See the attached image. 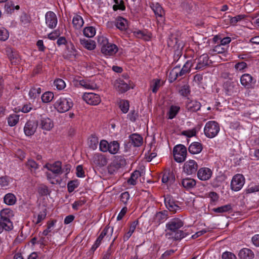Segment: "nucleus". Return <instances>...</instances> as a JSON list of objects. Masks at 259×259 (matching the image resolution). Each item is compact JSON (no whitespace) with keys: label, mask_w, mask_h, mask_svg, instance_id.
<instances>
[{"label":"nucleus","mask_w":259,"mask_h":259,"mask_svg":"<svg viewBox=\"0 0 259 259\" xmlns=\"http://www.w3.org/2000/svg\"><path fill=\"white\" fill-rule=\"evenodd\" d=\"M129 102L127 100H121L119 102V107L124 113H126L129 110Z\"/></svg>","instance_id":"nucleus-49"},{"label":"nucleus","mask_w":259,"mask_h":259,"mask_svg":"<svg viewBox=\"0 0 259 259\" xmlns=\"http://www.w3.org/2000/svg\"><path fill=\"white\" fill-rule=\"evenodd\" d=\"M188 150L193 154L199 153L202 150V144L199 142H193L190 145Z\"/></svg>","instance_id":"nucleus-29"},{"label":"nucleus","mask_w":259,"mask_h":259,"mask_svg":"<svg viewBox=\"0 0 259 259\" xmlns=\"http://www.w3.org/2000/svg\"><path fill=\"white\" fill-rule=\"evenodd\" d=\"M9 37V32L5 28L0 29V40L5 41Z\"/></svg>","instance_id":"nucleus-57"},{"label":"nucleus","mask_w":259,"mask_h":259,"mask_svg":"<svg viewBox=\"0 0 259 259\" xmlns=\"http://www.w3.org/2000/svg\"><path fill=\"white\" fill-rule=\"evenodd\" d=\"M182 184L184 188L189 189L195 186L196 182L194 179L186 178L182 180Z\"/></svg>","instance_id":"nucleus-34"},{"label":"nucleus","mask_w":259,"mask_h":259,"mask_svg":"<svg viewBox=\"0 0 259 259\" xmlns=\"http://www.w3.org/2000/svg\"><path fill=\"white\" fill-rule=\"evenodd\" d=\"M83 33L84 36L88 37H92L96 34L95 28L92 26L87 27L84 28Z\"/></svg>","instance_id":"nucleus-41"},{"label":"nucleus","mask_w":259,"mask_h":259,"mask_svg":"<svg viewBox=\"0 0 259 259\" xmlns=\"http://www.w3.org/2000/svg\"><path fill=\"white\" fill-rule=\"evenodd\" d=\"M26 165L29 168L36 169L38 168L37 163L32 159H29L28 160L26 163Z\"/></svg>","instance_id":"nucleus-60"},{"label":"nucleus","mask_w":259,"mask_h":259,"mask_svg":"<svg viewBox=\"0 0 259 259\" xmlns=\"http://www.w3.org/2000/svg\"><path fill=\"white\" fill-rule=\"evenodd\" d=\"M238 86L235 82L231 81H227L224 84L225 89L229 95L237 92Z\"/></svg>","instance_id":"nucleus-22"},{"label":"nucleus","mask_w":259,"mask_h":259,"mask_svg":"<svg viewBox=\"0 0 259 259\" xmlns=\"http://www.w3.org/2000/svg\"><path fill=\"white\" fill-rule=\"evenodd\" d=\"M151 8L156 17L159 18L158 19V21H162L163 20V16L164 15V11L161 6L158 3H155L152 4Z\"/></svg>","instance_id":"nucleus-20"},{"label":"nucleus","mask_w":259,"mask_h":259,"mask_svg":"<svg viewBox=\"0 0 259 259\" xmlns=\"http://www.w3.org/2000/svg\"><path fill=\"white\" fill-rule=\"evenodd\" d=\"M244 18V16L243 15H237L235 17H232L230 19V23L232 25H235L238 21L243 19Z\"/></svg>","instance_id":"nucleus-63"},{"label":"nucleus","mask_w":259,"mask_h":259,"mask_svg":"<svg viewBox=\"0 0 259 259\" xmlns=\"http://www.w3.org/2000/svg\"><path fill=\"white\" fill-rule=\"evenodd\" d=\"M114 86L115 89L121 93H124L130 89L127 83L122 80H116L114 82Z\"/></svg>","instance_id":"nucleus-23"},{"label":"nucleus","mask_w":259,"mask_h":259,"mask_svg":"<svg viewBox=\"0 0 259 259\" xmlns=\"http://www.w3.org/2000/svg\"><path fill=\"white\" fill-rule=\"evenodd\" d=\"M117 237V236H116L114 238V239L112 240L111 244L110 245V246L108 248L107 252L104 254L103 259H109L111 254L114 251V248H113V246L114 242L115 240L116 239Z\"/></svg>","instance_id":"nucleus-50"},{"label":"nucleus","mask_w":259,"mask_h":259,"mask_svg":"<svg viewBox=\"0 0 259 259\" xmlns=\"http://www.w3.org/2000/svg\"><path fill=\"white\" fill-rule=\"evenodd\" d=\"M238 255L241 259H252L254 253L249 249L243 248L240 250Z\"/></svg>","instance_id":"nucleus-26"},{"label":"nucleus","mask_w":259,"mask_h":259,"mask_svg":"<svg viewBox=\"0 0 259 259\" xmlns=\"http://www.w3.org/2000/svg\"><path fill=\"white\" fill-rule=\"evenodd\" d=\"M47 216V209H44L42 211H40L37 217L35 215L33 216V219H36V221L34 220H33V222L35 224H38L40 223L42 220H45Z\"/></svg>","instance_id":"nucleus-39"},{"label":"nucleus","mask_w":259,"mask_h":259,"mask_svg":"<svg viewBox=\"0 0 259 259\" xmlns=\"http://www.w3.org/2000/svg\"><path fill=\"white\" fill-rule=\"evenodd\" d=\"M142 176V172L139 170L134 171L131 175L130 178L128 180L127 183L129 184L135 185L136 184V180Z\"/></svg>","instance_id":"nucleus-38"},{"label":"nucleus","mask_w":259,"mask_h":259,"mask_svg":"<svg viewBox=\"0 0 259 259\" xmlns=\"http://www.w3.org/2000/svg\"><path fill=\"white\" fill-rule=\"evenodd\" d=\"M160 87V80H154L151 83V88L153 93H156Z\"/></svg>","instance_id":"nucleus-58"},{"label":"nucleus","mask_w":259,"mask_h":259,"mask_svg":"<svg viewBox=\"0 0 259 259\" xmlns=\"http://www.w3.org/2000/svg\"><path fill=\"white\" fill-rule=\"evenodd\" d=\"M37 127V122L32 121H28L24 127L25 134L27 136L33 135L36 131Z\"/></svg>","instance_id":"nucleus-15"},{"label":"nucleus","mask_w":259,"mask_h":259,"mask_svg":"<svg viewBox=\"0 0 259 259\" xmlns=\"http://www.w3.org/2000/svg\"><path fill=\"white\" fill-rule=\"evenodd\" d=\"M113 227L110 228L109 226H107L103 230L99 237H101V238L103 239V238L106 235L107 237H108L109 235L111 236L113 233Z\"/></svg>","instance_id":"nucleus-46"},{"label":"nucleus","mask_w":259,"mask_h":259,"mask_svg":"<svg viewBox=\"0 0 259 259\" xmlns=\"http://www.w3.org/2000/svg\"><path fill=\"white\" fill-rule=\"evenodd\" d=\"M54 86L59 90H63L66 86V84L62 79H57L54 81Z\"/></svg>","instance_id":"nucleus-53"},{"label":"nucleus","mask_w":259,"mask_h":259,"mask_svg":"<svg viewBox=\"0 0 259 259\" xmlns=\"http://www.w3.org/2000/svg\"><path fill=\"white\" fill-rule=\"evenodd\" d=\"M209 57L207 54H204L196 58L194 62V69L196 70H203L208 65Z\"/></svg>","instance_id":"nucleus-8"},{"label":"nucleus","mask_w":259,"mask_h":259,"mask_svg":"<svg viewBox=\"0 0 259 259\" xmlns=\"http://www.w3.org/2000/svg\"><path fill=\"white\" fill-rule=\"evenodd\" d=\"M181 95L184 97H187L190 94V88L189 85L186 83L182 85L179 91Z\"/></svg>","instance_id":"nucleus-42"},{"label":"nucleus","mask_w":259,"mask_h":259,"mask_svg":"<svg viewBox=\"0 0 259 259\" xmlns=\"http://www.w3.org/2000/svg\"><path fill=\"white\" fill-rule=\"evenodd\" d=\"M9 59L12 65H16L19 64L21 60V57L16 51Z\"/></svg>","instance_id":"nucleus-44"},{"label":"nucleus","mask_w":259,"mask_h":259,"mask_svg":"<svg viewBox=\"0 0 259 259\" xmlns=\"http://www.w3.org/2000/svg\"><path fill=\"white\" fill-rule=\"evenodd\" d=\"M222 257V259H236V257L234 254L228 251L224 252Z\"/></svg>","instance_id":"nucleus-64"},{"label":"nucleus","mask_w":259,"mask_h":259,"mask_svg":"<svg viewBox=\"0 0 259 259\" xmlns=\"http://www.w3.org/2000/svg\"><path fill=\"white\" fill-rule=\"evenodd\" d=\"M119 148V143L115 141L111 142L109 143L108 151L112 154L117 153Z\"/></svg>","instance_id":"nucleus-40"},{"label":"nucleus","mask_w":259,"mask_h":259,"mask_svg":"<svg viewBox=\"0 0 259 259\" xmlns=\"http://www.w3.org/2000/svg\"><path fill=\"white\" fill-rule=\"evenodd\" d=\"M1 219H9L13 216V212L9 208L3 209L0 212Z\"/></svg>","instance_id":"nucleus-37"},{"label":"nucleus","mask_w":259,"mask_h":259,"mask_svg":"<svg viewBox=\"0 0 259 259\" xmlns=\"http://www.w3.org/2000/svg\"><path fill=\"white\" fill-rule=\"evenodd\" d=\"M13 228V225L11 220L0 219V233H1L4 230L10 231Z\"/></svg>","instance_id":"nucleus-21"},{"label":"nucleus","mask_w":259,"mask_h":259,"mask_svg":"<svg viewBox=\"0 0 259 259\" xmlns=\"http://www.w3.org/2000/svg\"><path fill=\"white\" fill-rule=\"evenodd\" d=\"M115 5L113 6V9L114 11L118 9L121 10H124L125 7L124 5V2L122 0H114Z\"/></svg>","instance_id":"nucleus-51"},{"label":"nucleus","mask_w":259,"mask_h":259,"mask_svg":"<svg viewBox=\"0 0 259 259\" xmlns=\"http://www.w3.org/2000/svg\"><path fill=\"white\" fill-rule=\"evenodd\" d=\"M54 98V94L51 92H46L41 96V100L44 103L50 102Z\"/></svg>","instance_id":"nucleus-45"},{"label":"nucleus","mask_w":259,"mask_h":259,"mask_svg":"<svg viewBox=\"0 0 259 259\" xmlns=\"http://www.w3.org/2000/svg\"><path fill=\"white\" fill-rule=\"evenodd\" d=\"M164 197V203L166 208L172 213H175L178 210L180 209V206L176 204L172 197L169 195H166Z\"/></svg>","instance_id":"nucleus-12"},{"label":"nucleus","mask_w":259,"mask_h":259,"mask_svg":"<svg viewBox=\"0 0 259 259\" xmlns=\"http://www.w3.org/2000/svg\"><path fill=\"white\" fill-rule=\"evenodd\" d=\"M220 131L219 124L215 121L207 122L204 127V132L205 136L209 138L215 137Z\"/></svg>","instance_id":"nucleus-4"},{"label":"nucleus","mask_w":259,"mask_h":259,"mask_svg":"<svg viewBox=\"0 0 259 259\" xmlns=\"http://www.w3.org/2000/svg\"><path fill=\"white\" fill-rule=\"evenodd\" d=\"M38 120L36 121L37 124L39 123L41 128L46 131H50L51 130L53 126L52 121L49 117H47L45 114H40L37 117Z\"/></svg>","instance_id":"nucleus-7"},{"label":"nucleus","mask_w":259,"mask_h":259,"mask_svg":"<svg viewBox=\"0 0 259 259\" xmlns=\"http://www.w3.org/2000/svg\"><path fill=\"white\" fill-rule=\"evenodd\" d=\"M186 109L190 112H196L200 109V103L195 100L188 101L186 105Z\"/></svg>","instance_id":"nucleus-19"},{"label":"nucleus","mask_w":259,"mask_h":259,"mask_svg":"<svg viewBox=\"0 0 259 259\" xmlns=\"http://www.w3.org/2000/svg\"><path fill=\"white\" fill-rule=\"evenodd\" d=\"M20 9L19 5L15 6L12 2H8L5 5V9L9 14L14 12L15 9L18 10Z\"/></svg>","instance_id":"nucleus-36"},{"label":"nucleus","mask_w":259,"mask_h":259,"mask_svg":"<svg viewBox=\"0 0 259 259\" xmlns=\"http://www.w3.org/2000/svg\"><path fill=\"white\" fill-rule=\"evenodd\" d=\"M179 110V107L176 106H171L168 112V118H174L176 116Z\"/></svg>","instance_id":"nucleus-48"},{"label":"nucleus","mask_w":259,"mask_h":259,"mask_svg":"<svg viewBox=\"0 0 259 259\" xmlns=\"http://www.w3.org/2000/svg\"><path fill=\"white\" fill-rule=\"evenodd\" d=\"M19 116L14 114L9 116L8 118V122L10 126H13L15 125L18 122Z\"/></svg>","instance_id":"nucleus-43"},{"label":"nucleus","mask_w":259,"mask_h":259,"mask_svg":"<svg viewBox=\"0 0 259 259\" xmlns=\"http://www.w3.org/2000/svg\"><path fill=\"white\" fill-rule=\"evenodd\" d=\"M78 186V184L77 181H70L67 185L68 191L71 193L73 192L75 188Z\"/></svg>","instance_id":"nucleus-56"},{"label":"nucleus","mask_w":259,"mask_h":259,"mask_svg":"<svg viewBox=\"0 0 259 259\" xmlns=\"http://www.w3.org/2000/svg\"><path fill=\"white\" fill-rule=\"evenodd\" d=\"M49 171L53 173V175L59 176L62 174V163L60 161H57L53 163H47L44 166Z\"/></svg>","instance_id":"nucleus-11"},{"label":"nucleus","mask_w":259,"mask_h":259,"mask_svg":"<svg viewBox=\"0 0 259 259\" xmlns=\"http://www.w3.org/2000/svg\"><path fill=\"white\" fill-rule=\"evenodd\" d=\"M126 165V160L124 158L119 157L113 161L108 166V172L110 174H114L119 168Z\"/></svg>","instance_id":"nucleus-9"},{"label":"nucleus","mask_w":259,"mask_h":259,"mask_svg":"<svg viewBox=\"0 0 259 259\" xmlns=\"http://www.w3.org/2000/svg\"><path fill=\"white\" fill-rule=\"evenodd\" d=\"M174 157L175 161L181 163L185 161L187 155V149L183 145H178L173 149Z\"/></svg>","instance_id":"nucleus-5"},{"label":"nucleus","mask_w":259,"mask_h":259,"mask_svg":"<svg viewBox=\"0 0 259 259\" xmlns=\"http://www.w3.org/2000/svg\"><path fill=\"white\" fill-rule=\"evenodd\" d=\"M252 77L249 74H244L240 77L241 84L245 88H249L251 85Z\"/></svg>","instance_id":"nucleus-27"},{"label":"nucleus","mask_w":259,"mask_h":259,"mask_svg":"<svg viewBox=\"0 0 259 259\" xmlns=\"http://www.w3.org/2000/svg\"><path fill=\"white\" fill-rule=\"evenodd\" d=\"M245 183V178L241 174L235 175L231 181V188L234 191H239Z\"/></svg>","instance_id":"nucleus-6"},{"label":"nucleus","mask_w":259,"mask_h":259,"mask_svg":"<svg viewBox=\"0 0 259 259\" xmlns=\"http://www.w3.org/2000/svg\"><path fill=\"white\" fill-rule=\"evenodd\" d=\"M80 44L88 50L92 51L96 48V42L91 39H80Z\"/></svg>","instance_id":"nucleus-25"},{"label":"nucleus","mask_w":259,"mask_h":259,"mask_svg":"<svg viewBox=\"0 0 259 259\" xmlns=\"http://www.w3.org/2000/svg\"><path fill=\"white\" fill-rule=\"evenodd\" d=\"M174 179L172 175L168 172V174H164L162 178V182L163 183H166L169 181H173Z\"/></svg>","instance_id":"nucleus-61"},{"label":"nucleus","mask_w":259,"mask_h":259,"mask_svg":"<svg viewBox=\"0 0 259 259\" xmlns=\"http://www.w3.org/2000/svg\"><path fill=\"white\" fill-rule=\"evenodd\" d=\"M168 212L166 210L163 211H159L156 213L154 218V221L156 224H160L161 222H164L167 217Z\"/></svg>","instance_id":"nucleus-28"},{"label":"nucleus","mask_w":259,"mask_h":259,"mask_svg":"<svg viewBox=\"0 0 259 259\" xmlns=\"http://www.w3.org/2000/svg\"><path fill=\"white\" fill-rule=\"evenodd\" d=\"M130 142L135 147H140L143 143V138L138 134H134L130 136Z\"/></svg>","instance_id":"nucleus-24"},{"label":"nucleus","mask_w":259,"mask_h":259,"mask_svg":"<svg viewBox=\"0 0 259 259\" xmlns=\"http://www.w3.org/2000/svg\"><path fill=\"white\" fill-rule=\"evenodd\" d=\"M130 199V194L128 192H124L120 195V200L124 204H126Z\"/></svg>","instance_id":"nucleus-62"},{"label":"nucleus","mask_w":259,"mask_h":259,"mask_svg":"<svg viewBox=\"0 0 259 259\" xmlns=\"http://www.w3.org/2000/svg\"><path fill=\"white\" fill-rule=\"evenodd\" d=\"M174 60L176 65L182 62L184 60V57L182 56L181 51L177 50L175 52L174 56Z\"/></svg>","instance_id":"nucleus-52"},{"label":"nucleus","mask_w":259,"mask_h":259,"mask_svg":"<svg viewBox=\"0 0 259 259\" xmlns=\"http://www.w3.org/2000/svg\"><path fill=\"white\" fill-rule=\"evenodd\" d=\"M73 104L71 99L62 96L57 100L54 106L59 112L64 113L68 111L73 106Z\"/></svg>","instance_id":"nucleus-3"},{"label":"nucleus","mask_w":259,"mask_h":259,"mask_svg":"<svg viewBox=\"0 0 259 259\" xmlns=\"http://www.w3.org/2000/svg\"><path fill=\"white\" fill-rule=\"evenodd\" d=\"M98 42L101 46V47L106 46L109 44L107 38L103 36H98Z\"/></svg>","instance_id":"nucleus-59"},{"label":"nucleus","mask_w":259,"mask_h":259,"mask_svg":"<svg viewBox=\"0 0 259 259\" xmlns=\"http://www.w3.org/2000/svg\"><path fill=\"white\" fill-rule=\"evenodd\" d=\"M115 25L119 29L124 30L127 27V21L125 19L118 17L116 19Z\"/></svg>","instance_id":"nucleus-30"},{"label":"nucleus","mask_w":259,"mask_h":259,"mask_svg":"<svg viewBox=\"0 0 259 259\" xmlns=\"http://www.w3.org/2000/svg\"><path fill=\"white\" fill-rule=\"evenodd\" d=\"M94 163L99 166H103L107 164V159L105 155L100 154H95L92 159Z\"/></svg>","instance_id":"nucleus-17"},{"label":"nucleus","mask_w":259,"mask_h":259,"mask_svg":"<svg viewBox=\"0 0 259 259\" xmlns=\"http://www.w3.org/2000/svg\"><path fill=\"white\" fill-rule=\"evenodd\" d=\"M4 202L9 205L14 204L16 202V198L12 193L7 194L4 198Z\"/></svg>","instance_id":"nucleus-33"},{"label":"nucleus","mask_w":259,"mask_h":259,"mask_svg":"<svg viewBox=\"0 0 259 259\" xmlns=\"http://www.w3.org/2000/svg\"><path fill=\"white\" fill-rule=\"evenodd\" d=\"M211 175V170L207 167L201 168L197 172L198 178L202 181H206L209 179Z\"/></svg>","instance_id":"nucleus-18"},{"label":"nucleus","mask_w":259,"mask_h":259,"mask_svg":"<svg viewBox=\"0 0 259 259\" xmlns=\"http://www.w3.org/2000/svg\"><path fill=\"white\" fill-rule=\"evenodd\" d=\"M101 52L105 55L112 56L116 53L118 51V48L116 45L109 43L106 46L101 47Z\"/></svg>","instance_id":"nucleus-16"},{"label":"nucleus","mask_w":259,"mask_h":259,"mask_svg":"<svg viewBox=\"0 0 259 259\" xmlns=\"http://www.w3.org/2000/svg\"><path fill=\"white\" fill-rule=\"evenodd\" d=\"M72 24L76 29H79L82 27L84 22L80 16L76 15L73 18Z\"/></svg>","instance_id":"nucleus-31"},{"label":"nucleus","mask_w":259,"mask_h":259,"mask_svg":"<svg viewBox=\"0 0 259 259\" xmlns=\"http://www.w3.org/2000/svg\"><path fill=\"white\" fill-rule=\"evenodd\" d=\"M232 205L231 204H228L217 208H214L212 210L216 213H224L229 212L230 210H232Z\"/></svg>","instance_id":"nucleus-35"},{"label":"nucleus","mask_w":259,"mask_h":259,"mask_svg":"<svg viewBox=\"0 0 259 259\" xmlns=\"http://www.w3.org/2000/svg\"><path fill=\"white\" fill-rule=\"evenodd\" d=\"M113 227L110 228L109 226H107L103 230L99 237H101V238L103 239V238L106 235L107 237H108L109 235L111 236L113 233Z\"/></svg>","instance_id":"nucleus-47"},{"label":"nucleus","mask_w":259,"mask_h":259,"mask_svg":"<svg viewBox=\"0 0 259 259\" xmlns=\"http://www.w3.org/2000/svg\"><path fill=\"white\" fill-rule=\"evenodd\" d=\"M109 143L106 140H101L100 143V149L103 152H106L109 150Z\"/></svg>","instance_id":"nucleus-55"},{"label":"nucleus","mask_w":259,"mask_h":259,"mask_svg":"<svg viewBox=\"0 0 259 259\" xmlns=\"http://www.w3.org/2000/svg\"><path fill=\"white\" fill-rule=\"evenodd\" d=\"M183 168L187 175H192L196 172L198 165L195 161L190 160L185 163Z\"/></svg>","instance_id":"nucleus-14"},{"label":"nucleus","mask_w":259,"mask_h":259,"mask_svg":"<svg viewBox=\"0 0 259 259\" xmlns=\"http://www.w3.org/2000/svg\"><path fill=\"white\" fill-rule=\"evenodd\" d=\"M183 225L184 223L180 219L175 218L166 224V228L171 232L170 235L174 240H180L187 235V233L179 230Z\"/></svg>","instance_id":"nucleus-1"},{"label":"nucleus","mask_w":259,"mask_h":259,"mask_svg":"<svg viewBox=\"0 0 259 259\" xmlns=\"http://www.w3.org/2000/svg\"><path fill=\"white\" fill-rule=\"evenodd\" d=\"M38 192L41 196H47L49 195L50 193L48 187L45 185L40 186L38 188Z\"/></svg>","instance_id":"nucleus-54"},{"label":"nucleus","mask_w":259,"mask_h":259,"mask_svg":"<svg viewBox=\"0 0 259 259\" xmlns=\"http://www.w3.org/2000/svg\"><path fill=\"white\" fill-rule=\"evenodd\" d=\"M181 64H177L175 67L170 71L168 80L170 82H174L178 77H182L187 73L189 72L190 69L192 67H194L193 63L190 61H187L183 65L182 68L181 69Z\"/></svg>","instance_id":"nucleus-2"},{"label":"nucleus","mask_w":259,"mask_h":259,"mask_svg":"<svg viewBox=\"0 0 259 259\" xmlns=\"http://www.w3.org/2000/svg\"><path fill=\"white\" fill-rule=\"evenodd\" d=\"M45 19L46 23L50 28H54L57 26L58 20L56 15L53 12H48L46 14Z\"/></svg>","instance_id":"nucleus-13"},{"label":"nucleus","mask_w":259,"mask_h":259,"mask_svg":"<svg viewBox=\"0 0 259 259\" xmlns=\"http://www.w3.org/2000/svg\"><path fill=\"white\" fill-rule=\"evenodd\" d=\"M82 99L88 104L97 105L101 102V98L99 95L93 93H85L82 96Z\"/></svg>","instance_id":"nucleus-10"},{"label":"nucleus","mask_w":259,"mask_h":259,"mask_svg":"<svg viewBox=\"0 0 259 259\" xmlns=\"http://www.w3.org/2000/svg\"><path fill=\"white\" fill-rule=\"evenodd\" d=\"M138 224V221H135L131 223L128 231L126 232L123 236L124 241H127L130 238L132 234L135 231Z\"/></svg>","instance_id":"nucleus-32"}]
</instances>
